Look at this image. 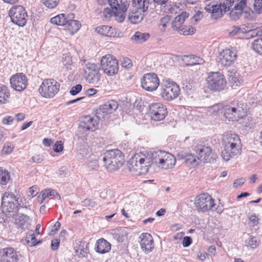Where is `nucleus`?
I'll use <instances>...</instances> for the list:
<instances>
[{"label":"nucleus","mask_w":262,"mask_h":262,"mask_svg":"<svg viewBox=\"0 0 262 262\" xmlns=\"http://www.w3.org/2000/svg\"><path fill=\"white\" fill-rule=\"evenodd\" d=\"M252 48L256 53L262 55V36L254 40Z\"/></svg>","instance_id":"nucleus-37"},{"label":"nucleus","mask_w":262,"mask_h":262,"mask_svg":"<svg viewBox=\"0 0 262 262\" xmlns=\"http://www.w3.org/2000/svg\"><path fill=\"white\" fill-rule=\"evenodd\" d=\"M10 179V173L8 170L0 167V183L2 185H6Z\"/></svg>","instance_id":"nucleus-40"},{"label":"nucleus","mask_w":262,"mask_h":262,"mask_svg":"<svg viewBox=\"0 0 262 262\" xmlns=\"http://www.w3.org/2000/svg\"><path fill=\"white\" fill-rule=\"evenodd\" d=\"M11 87L16 91L21 92L26 89L28 79L23 73H17L11 76L10 79Z\"/></svg>","instance_id":"nucleus-18"},{"label":"nucleus","mask_w":262,"mask_h":262,"mask_svg":"<svg viewBox=\"0 0 262 262\" xmlns=\"http://www.w3.org/2000/svg\"><path fill=\"white\" fill-rule=\"evenodd\" d=\"M13 118L12 116H7L2 120V123L4 124L10 125L12 123Z\"/></svg>","instance_id":"nucleus-63"},{"label":"nucleus","mask_w":262,"mask_h":262,"mask_svg":"<svg viewBox=\"0 0 262 262\" xmlns=\"http://www.w3.org/2000/svg\"><path fill=\"white\" fill-rule=\"evenodd\" d=\"M180 93L179 86L174 82H168L161 85L160 95L167 101L172 100L178 97Z\"/></svg>","instance_id":"nucleus-13"},{"label":"nucleus","mask_w":262,"mask_h":262,"mask_svg":"<svg viewBox=\"0 0 262 262\" xmlns=\"http://www.w3.org/2000/svg\"><path fill=\"white\" fill-rule=\"evenodd\" d=\"M171 19V16L168 15H166L161 18L159 24V27L161 31L164 32L165 30L167 25L170 23Z\"/></svg>","instance_id":"nucleus-45"},{"label":"nucleus","mask_w":262,"mask_h":262,"mask_svg":"<svg viewBox=\"0 0 262 262\" xmlns=\"http://www.w3.org/2000/svg\"><path fill=\"white\" fill-rule=\"evenodd\" d=\"M185 57L187 61L186 63L187 66L201 64L204 62V60L202 58L195 55H190L186 56Z\"/></svg>","instance_id":"nucleus-33"},{"label":"nucleus","mask_w":262,"mask_h":262,"mask_svg":"<svg viewBox=\"0 0 262 262\" xmlns=\"http://www.w3.org/2000/svg\"><path fill=\"white\" fill-rule=\"evenodd\" d=\"M253 9L256 14H262V0H254Z\"/></svg>","instance_id":"nucleus-48"},{"label":"nucleus","mask_w":262,"mask_h":262,"mask_svg":"<svg viewBox=\"0 0 262 262\" xmlns=\"http://www.w3.org/2000/svg\"><path fill=\"white\" fill-rule=\"evenodd\" d=\"M121 66L123 68L128 69L132 66V62L128 58H123L121 61Z\"/></svg>","instance_id":"nucleus-54"},{"label":"nucleus","mask_w":262,"mask_h":262,"mask_svg":"<svg viewBox=\"0 0 262 262\" xmlns=\"http://www.w3.org/2000/svg\"><path fill=\"white\" fill-rule=\"evenodd\" d=\"M249 33L251 37H257L258 38L262 36V29L257 28L251 30L249 31Z\"/></svg>","instance_id":"nucleus-50"},{"label":"nucleus","mask_w":262,"mask_h":262,"mask_svg":"<svg viewBox=\"0 0 262 262\" xmlns=\"http://www.w3.org/2000/svg\"><path fill=\"white\" fill-rule=\"evenodd\" d=\"M207 88L212 92H220L225 88L226 80L220 72L211 73L206 79Z\"/></svg>","instance_id":"nucleus-8"},{"label":"nucleus","mask_w":262,"mask_h":262,"mask_svg":"<svg viewBox=\"0 0 262 262\" xmlns=\"http://www.w3.org/2000/svg\"><path fill=\"white\" fill-rule=\"evenodd\" d=\"M144 13L133 9L128 15V19L132 23L137 24L143 19Z\"/></svg>","instance_id":"nucleus-30"},{"label":"nucleus","mask_w":262,"mask_h":262,"mask_svg":"<svg viewBox=\"0 0 262 262\" xmlns=\"http://www.w3.org/2000/svg\"><path fill=\"white\" fill-rule=\"evenodd\" d=\"M238 76L239 74L237 72L231 74V76H230V80L232 82H234L235 83H240L241 80L239 79V78L237 77V76Z\"/></svg>","instance_id":"nucleus-57"},{"label":"nucleus","mask_w":262,"mask_h":262,"mask_svg":"<svg viewBox=\"0 0 262 262\" xmlns=\"http://www.w3.org/2000/svg\"><path fill=\"white\" fill-rule=\"evenodd\" d=\"M0 262H18L21 255L13 248L7 247L2 249Z\"/></svg>","instance_id":"nucleus-21"},{"label":"nucleus","mask_w":262,"mask_h":262,"mask_svg":"<svg viewBox=\"0 0 262 262\" xmlns=\"http://www.w3.org/2000/svg\"><path fill=\"white\" fill-rule=\"evenodd\" d=\"M111 249V244L103 238L98 239L95 244V250L100 254L108 252Z\"/></svg>","instance_id":"nucleus-26"},{"label":"nucleus","mask_w":262,"mask_h":262,"mask_svg":"<svg viewBox=\"0 0 262 262\" xmlns=\"http://www.w3.org/2000/svg\"><path fill=\"white\" fill-rule=\"evenodd\" d=\"M101 66L104 72L108 76H113L118 73V62L112 55L107 54L103 56L101 60Z\"/></svg>","instance_id":"nucleus-12"},{"label":"nucleus","mask_w":262,"mask_h":262,"mask_svg":"<svg viewBox=\"0 0 262 262\" xmlns=\"http://www.w3.org/2000/svg\"><path fill=\"white\" fill-rule=\"evenodd\" d=\"M166 151L164 150L150 151L147 153V158L149 159L150 166L152 163L156 164L159 167H161Z\"/></svg>","instance_id":"nucleus-24"},{"label":"nucleus","mask_w":262,"mask_h":262,"mask_svg":"<svg viewBox=\"0 0 262 262\" xmlns=\"http://www.w3.org/2000/svg\"><path fill=\"white\" fill-rule=\"evenodd\" d=\"M102 160L104 166L110 171L119 169L124 161L123 154L118 149L106 151L104 154Z\"/></svg>","instance_id":"nucleus-3"},{"label":"nucleus","mask_w":262,"mask_h":262,"mask_svg":"<svg viewBox=\"0 0 262 262\" xmlns=\"http://www.w3.org/2000/svg\"><path fill=\"white\" fill-rule=\"evenodd\" d=\"M178 158L181 159H184L185 162L186 164H190L192 165L196 163V165L198 164V158L194 155L191 154H178Z\"/></svg>","instance_id":"nucleus-34"},{"label":"nucleus","mask_w":262,"mask_h":262,"mask_svg":"<svg viewBox=\"0 0 262 262\" xmlns=\"http://www.w3.org/2000/svg\"><path fill=\"white\" fill-rule=\"evenodd\" d=\"M60 227V223L57 221L54 225L52 227L51 229L50 230V235H53L55 233H56L59 228Z\"/></svg>","instance_id":"nucleus-60"},{"label":"nucleus","mask_w":262,"mask_h":262,"mask_svg":"<svg viewBox=\"0 0 262 262\" xmlns=\"http://www.w3.org/2000/svg\"><path fill=\"white\" fill-rule=\"evenodd\" d=\"M119 104L114 100H110L99 105L95 111V115L98 120L102 121H108L111 115L118 108Z\"/></svg>","instance_id":"nucleus-7"},{"label":"nucleus","mask_w":262,"mask_h":262,"mask_svg":"<svg viewBox=\"0 0 262 262\" xmlns=\"http://www.w3.org/2000/svg\"><path fill=\"white\" fill-rule=\"evenodd\" d=\"M22 199L12 192H6L2 196V208L3 213L7 216L14 215L19 207H23Z\"/></svg>","instance_id":"nucleus-2"},{"label":"nucleus","mask_w":262,"mask_h":262,"mask_svg":"<svg viewBox=\"0 0 262 262\" xmlns=\"http://www.w3.org/2000/svg\"><path fill=\"white\" fill-rule=\"evenodd\" d=\"M59 0H42V3L48 8L53 9L57 6Z\"/></svg>","instance_id":"nucleus-47"},{"label":"nucleus","mask_w":262,"mask_h":262,"mask_svg":"<svg viewBox=\"0 0 262 262\" xmlns=\"http://www.w3.org/2000/svg\"><path fill=\"white\" fill-rule=\"evenodd\" d=\"M189 13L186 11H183L179 15L175 17L172 21L171 25V28L175 30H179L183 26L182 25L186 20L188 18Z\"/></svg>","instance_id":"nucleus-27"},{"label":"nucleus","mask_w":262,"mask_h":262,"mask_svg":"<svg viewBox=\"0 0 262 262\" xmlns=\"http://www.w3.org/2000/svg\"><path fill=\"white\" fill-rule=\"evenodd\" d=\"M141 86L147 91L156 90L159 85V80L157 74L149 73L145 74L141 80Z\"/></svg>","instance_id":"nucleus-16"},{"label":"nucleus","mask_w":262,"mask_h":262,"mask_svg":"<svg viewBox=\"0 0 262 262\" xmlns=\"http://www.w3.org/2000/svg\"><path fill=\"white\" fill-rule=\"evenodd\" d=\"M82 85L80 84H77L75 86H74L72 88L70 91V93L72 95H76L78 94L82 90Z\"/></svg>","instance_id":"nucleus-55"},{"label":"nucleus","mask_w":262,"mask_h":262,"mask_svg":"<svg viewBox=\"0 0 262 262\" xmlns=\"http://www.w3.org/2000/svg\"><path fill=\"white\" fill-rule=\"evenodd\" d=\"M26 241L30 246H34L38 244L33 230L29 231L26 237Z\"/></svg>","instance_id":"nucleus-43"},{"label":"nucleus","mask_w":262,"mask_h":262,"mask_svg":"<svg viewBox=\"0 0 262 262\" xmlns=\"http://www.w3.org/2000/svg\"><path fill=\"white\" fill-rule=\"evenodd\" d=\"M98 122L90 116H86L83 118L79 123V127L86 130L94 131L98 125Z\"/></svg>","instance_id":"nucleus-25"},{"label":"nucleus","mask_w":262,"mask_h":262,"mask_svg":"<svg viewBox=\"0 0 262 262\" xmlns=\"http://www.w3.org/2000/svg\"><path fill=\"white\" fill-rule=\"evenodd\" d=\"M167 113V108L163 104L155 103L149 105V114L153 120H162L165 118Z\"/></svg>","instance_id":"nucleus-15"},{"label":"nucleus","mask_w":262,"mask_h":262,"mask_svg":"<svg viewBox=\"0 0 262 262\" xmlns=\"http://www.w3.org/2000/svg\"><path fill=\"white\" fill-rule=\"evenodd\" d=\"M150 37L148 33L136 32L131 37V40L137 43H141L147 40Z\"/></svg>","instance_id":"nucleus-31"},{"label":"nucleus","mask_w":262,"mask_h":262,"mask_svg":"<svg viewBox=\"0 0 262 262\" xmlns=\"http://www.w3.org/2000/svg\"><path fill=\"white\" fill-rule=\"evenodd\" d=\"M234 3L235 5L233 8L235 10L241 11L242 13L247 12L246 9L247 8V0H234Z\"/></svg>","instance_id":"nucleus-39"},{"label":"nucleus","mask_w":262,"mask_h":262,"mask_svg":"<svg viewBox=\"0 0 262 262\" xmlns=\"http://www.w3.org/2000/svg\"><path fill=\"white\" fill-rule=\"evenodd\" d=\"M179 34L183 35H191L193 34L195 31L194 28L190 26H182L179 30H178Z\"/></svg>","instance_id":"nucleus-44"},{"label":"nucleus","mask_w":262,"mask_h":262,"mask_svg":"<svg viewBox=\"0 0 262 262\" xmlns=\"http://www.w3.org/2000/svg\"><path fill=\"white\" fill-rule=\"evenodd\" d=\"M230 12L229 13V17L231 19L234 20H236L239 18V17L243 14L241 11L235 10L234 8L230 9Z\"/></svg>","instance_id":"nucleus-46"},{"label":"nucleus","mask_w":262,"mask_h":262,"mask_svg":"<svg viewBox=\"0 0 262 262\" xmlns=\"http://www.w3.org/2000/svg\"><path fill=\"white\" fill-rule=\"evenodd\" d=\"M203 17V12L200 11H198L196 12H195V13L191 18V23H193V22L194 21L195 23H196L197 22L201 20Z\"/></svg>","instance_id":"nucleus-52"},{"label":"nucleus","mask_w":262,"mask_h":262,"mask_svg":"<svg viewBox=\"0 0 262 262\" xmlns=\"http://www.w3.org/2000/svg\"><path fill=\"white\" fill-rule=\"evenodd\" d=\"M241 104L228 105L224 109V116L229 121H237L243 118L245 112Z\"/></svg>","instance_id":"nucleus-14"},{"label":"nucleus","mask_w":262,"mask_h":262,"mask_svg":"<svg viewBox=\"0 0 262 262\" xmlns=\"http://www.w3.org/2000/svg\"><path fill=\"white\" fill-rule=\"evenodd\" d=\"M134 10L145 12L149 6V0H132Z\"/></svg>","instance_id":"nucleus-29"},{"label":"nucleus","mask_w":262,"mask_h":262,"mask_svg":"<svg viewBox=\"0 0 262 262\" xmlns=\"http://www.w3.org/2000/svg\"><path fill=\"white\" fill-rule=\"evenodd\" d=\"M192 243V239L190 236H185L183 238L182 245L184 247H188Z\"/></svg>","instance_id":"nucleus-59"},{"label":"nucleus","mask_w":262,"mask_h":262,"mask_svg":"<svg viewBox=\"0 0 262 262\" xmlns=\"http://www.w3.org/2000/svg\"><path fill=\"white\" fill-rule=\"evenodd\" d=\"M225 143H239L241 144V141L238 136L234 133H228L226 135V139Z\"/></svg>","instance_id":"nucleus-41"},{"label":"nucleus","mask_w":262,"mask_h":262,"mask_svg":"<svg viewBox=\"0 0 262 262\" xmlns=\"http://www.w3.org/2000/svg\"><path fill=\"white\" fill-rule=\"evenodd\" d=\"M82 203L84 206H89L91 207H95L97 203L94 200L91 199H86L82 201Z\"/></svg>","instance_id":"nucleus-51"},{"label":"nucleus","mask_w":262,"mask_h":262,"mask_svg":"<svg viewBox=\"0 0 262 262\" xmlns=\"http://www.w3.org/2000/svg\"><path fill=\"white\" fill-rule=\"evenodd\" d=\"M56 194V191L54 190L46 189L41 192V196L43 201L49 196H54ZM42 202V201H41Z\"/></svg>","instance_id":"nucleus-49"},{"label":"nucleus","mask_w":262,"mask_h":262,"mask_svg":"<svg viewBox=\"0 0 262 262\" xmlns=\"http://www.w3.org/2000/svg\"><path fill=\"white\" fill-rule=\"evenodd\" d=\"M259 242L256 237L249 236V237L245 240V245L247 248L254 249L258 246Z\"/></svg>","instance_id":"nucleus-38"},{"label":"nucleus","mask_w":262,"mask_h":262,"mask_svg":"<svg viewBox=\"0 0 262 262\" xmlns=\"http://www.w3.org/2000/svg\"><path fill=\"white\" fill-rule=\"evenodd\" d=\"M242 144L225 143L224 150L222 151V157L225 161H228L230 158L241 154Z\"/></svg>","instance_id":"nucleus-19"},{"label":"nucleus","mask_w":262,"mask_h":262,"mask_svg":"<svg viewBox=\"0 0 262 262\" xmlns=\"http://www.w3.org/2000/svg\"><path fill=\"white\" fill-rule=\"evenodd\" d=\"M80 63L83 66L85 80L90 83L97 84L101 75L99 73V66L84 59H81Z\"/></svg>","instance_id":"nucleus-5"},{"label":"nucleus","mask_w":262,"mask_h":262,"mask_svg":"<svg viewBox=\"0 0 262 262\" xmlns=\"http://www.w3.org/2000/svg\"><path fill=\"white\" fill-rule=\"evenodd\" d=\"M38 188L36 186H33L29 188V196H31L32 198L36 196L38 193L37 192Z\"/></svg>","instance_id":"nucleus-61"},{"label":"nucleus","mask_w":262,"mask_h":262,"mask_svg":"<svg viewBox=\"0 0 262 262\" xmlns=\"http://www.w3.org/2000/svg\"><path fill=\"white\" fill-rule=\"evenodd\" d=\"M13 148L8 144H5L3 147V151L5 154H8L12 151Z\"/></svg>","instance_id":"nucleus-64"},{"label":"nucleus","mask_w":262,"mask_h":262,"mask_svg":"<svg viewBox=\"0 0 262 262\" xmlns=\"http://www.w3.org/2000/svg\"><path fill=\"white\" fill-rule=\"evenodd\" d=\"M236 59V53L234 50L225 49L220 52L219 62L225 67L230 66Z\"/></svg>","instance_id":"nucleus-20"},{"label":"nucleus","mask_w":262,"mask_h":262,"mask_svg":"<svg viewBox=\"0 0 262 262\" xmlns=\"http://www.w3.org/2000/svg\"><path fill=\"white\" fill-rule=\"evenodd\" d=\"M119 3L118 0H108V3L111 9L116 11L119 17L118 18V23H122L125 18L126 12L127 10L128 4L126 1H120Z\"/></svg>","instance_id":"nucleus-17"},{"label":"nucleus","mask_w":262,"mask_h":262,"mask_svg":"<svg viewBox=\"0 0 262 262\" xmlns=\"http://www.w3.org/2000/svg\"><path fill=\"white\" fill-rule=\"evenodd\" d=\"M249 221L251 226L252 227H254L259 224V219L255 214H253L249 216Z\"/></svg>","instance_id":"nucleus-53"},{"label":"nucleus","mask_w":262,"mask_h":262,"mask_svg":"<svg viewBox=\"0 0 262 262\" xmlns=\"http://www.w3.org/2000/svg\"><path fill=\"white\" fill-rule=\"evenodd\" d=\"M195 151L198 155V159L204 162H210L212 158L211 157L212 150L210 147L204 145H199L196 147Z\"/></svg>","instance_id":"nucleus-23"},{"label":"nucleus","mask_w":262,"mask_h":262,"mask_svg":"<svg viewBox=\"0 0 262 262\" xmlns=\"http://www.w3.org/2000/svg\"><path fill=\"white\" fill-rule=\"evenodd\" d=\"M112 28L108 26H100L96 28V31L102 35L106 36H111Z\"/></svg>","instance_id":"nucleus-36"},{"label":"nucleus","mask_w":262,"mask_h":262,"mask_svg":"<svg viewBox=\"0 0 262 262\" xmlns=\"http://www.w3.org/2000/svg\"><path fill=\"white\" fill-rule=\"evenodd\" d=\"M63 144L61 141H57L54 144L53 150L56 152H60L63 150Z\"/></svg>","instance_id":"nucleus-56"},{"label":"nucleus","mask_w":262,"mask_h":262,"mask_svg":"<svg viewBox=\"0 0 262 262\" xmlns=\"http://www.w3.org/2000/svg\"><path fill=\"white\" fill-rule=\"evenodd\" d=\"M161 168L167 169L173 167L176 163V158L171 154L166 152Z\"/></svg>","instance_id":"nucleus-28"},{"label":"nucleus","mask_w":262,"mask_h":262,"mask_svg":"<svg viewBox=\"0 0 262 262\" xmlns=\"http://www.w3.org/2000/svg\"><path fill=\"white\" fill-rule=\"evenodd\" d=\"M150 167L149 159L142 152L136 154L127 163V168L131 172L137 175L146 174Z\"/></svg>","instance_id":"nucleus-1"},{"label":"nucleus","mask_w":262,"mask_h":262,"mask_svg":"<svg viewBox=\"0 0 262 262\" xmlns=\"http://www.w3.org/2000/svg\"><path fill=\"white\" fill-rule=\"evenodd\" d=\"M112 16L115 17V19L118 21V18L119 15H118L116 11H114L108 7L105 8L102 11V17L105 20H109Z\"/></svg>","instance_id":"nucleus-35"},{"label":"nucleus","mask_w":262,"mask_h":262,"mask_svg":"<svg viewBox=\"0 0 262 262\" xmlns=\"http://www.w3.org/2000/svg\"><path fill=\"white\" fill-rule=\"evenodd\" d=\"M60 244V241L58 239H54L51 241V247L53 251H55L58 249Z\"/></svg>","instance_id":"nucleus-58"},{"label":"nucleus","mask_w":262,"mask_h":262,"mask_svg":"<svg viewBox=\"0 0 262 262\" xmlns=\"http://www.w3.org/2000/svg\"><path fill=\"white\" fill-rule=\"evenodd\" d=\"M76 252L81 257H85L88 253V250L82 248L80 246L76 250Z\"/></svg>","instance_id":"nucleus-62"},{"label":"nucleus","mask_w":262,"mask_h":262,"mask_svg":"<svg viewBox=\"0 0 262 262\" xmlns=\"http://www.w3.org/2000/svg\"><path fill=\"white\" fill-rule=\"evenodd\" d=\"M214 200L208 193H202L196 196L194 200V206L199 212H205L215 207Z\"/></svg>","instance_id":"nucleus-9"},{"label":"nucleus","mask_w":262,"mask_h":262,"mask_svg":"<svg viewBox=\"0 0 262 262\" xmlns=\"http://www.w3.org/2000/svg\"><path fill=\"white\" fill-rule=\"evenodd\" d=\"M234 3V0H225L223 4L211 2L205 7V9L211 14V18L215 20L221 18L225 13L230 11Z\"/></svg>","instance_id":"nucleus-6"},{"label":"nucleus","mask_w":262,"mask_h":262,"mask_svg":"<svg viewBox=\"0 0 262 262\" xmlns=\"http://www.w3.org/2000/svg\"><path fill=\"white\" fill-rule=\"evenodd\" d=\"M11 21L19 26L23 27L26 24L28 15L25 9L21 6H14L9 12Z\"/></svg>","instance_id":"nucleus-11"},{"label":"nucleus","mask_w":262,"mask_h":262,"mask_svg":"<svg viewBox=\"0 0 262 262\" xmlns=\"http://www.w3.org/2000/svg\"><path fill=\"white\" fill-rule=\"evenodd\" d=\"M9 97L7 88L4 85L0 84V103H5L7 99Z\"/></svg>","instance_id":"nucleus-42"},{"label":"nucleus","mask_w":262,"mask_h":262,"mask_svg":"<svg viewBox=\"0 0 262 262\" xmlns=\"http://www.w3.org/2000/svg\"><path fill=\"white\" fill-rule=\"evenodd\" d=\"M75 15L70 13L68 15L60 14L51 18L52 24L64 26L68 30L74 33L78 31L81 27V24L78 20H74Z\"/></svg>","instance_id":"nucleus-4"},{"label":"nucleus","mask_w":262,"mask_h":262,"mask_svg":"<svg viewBox=\"0 0 262 262\" xmlns=\"http://www.w3.org/2000/svg\"><path fill=\"white\" fill-rule=\"evenodd\" d=\"M60 84L53 79L44 80L39 88L40 94L45 98H52L59 91Z\"/></svg>","instance_id":"nucleus-10"},{"label":"nucleus","mask_w":262,"mask_h":262,"mask_svg":"<svg viewBox=\"0 0 262 262\" xmlns=\"http://www.w3.org/2000/svg\"><path fill=\"white\" fill-rule=\"evenodd\" d=\"M17 224L21 228L23 229H25L30 225L31 219L29 216L24 214H20L18 215V217L16 220Z\"/></svg>","instance_id":"nucleus-32"},{"label":"nucleus","mask_w":262,"mask_h":262,"mask_svg":"<svg viewBox=\"0 0 262 262\" xmlns=\"http://www.w3.org/2000/svg\"><path fill=\"white\" fill-rule=\"evenodd\" d=\"M139 239L142 250L145 252H150L154 247L151 235L148 233H143L140 235Z\"/></svg>","instance_id":"nucleus-22"}]
</instances>
